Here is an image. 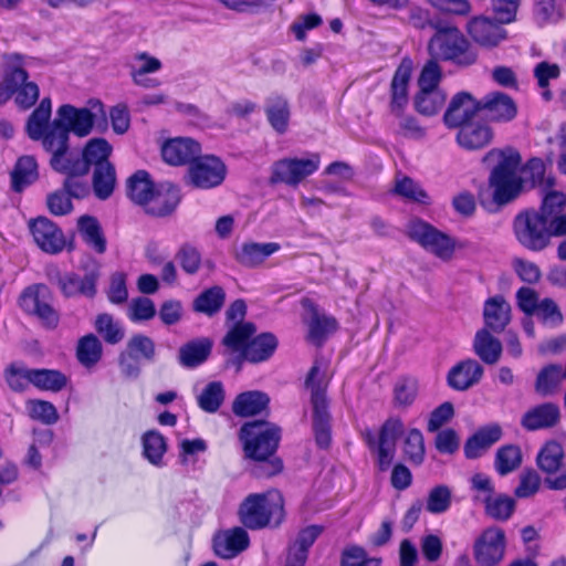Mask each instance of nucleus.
<instances>
[{"label":"nucleus","instance_id":"7c9ffc66","mask_svg":"<svg viewBox=\"0 0 566 566\" xmlns=\"http://www.w3.org/2000/svg\"><path fill=\"white\" fill-rule=\"evenodd\" d=\"M212 345V340L208 337L195 338L187 342L178 350L179 364L186 368L198 367L210 356Z\"/></svg>","mask_w":566,"mask_h":566},{"label":"nucleus","instance_id":"a878e982","mask_svg":"<svg viewBox=\"0 0 566 566\" xmlns=\"http://www.w3.org/2000/svg\"><path fill=\"white\" fill-rule=\"evenodd\" d=\"M264 113L275 133L283 135L287 132L291 119V106L285 96L276 93L269 95L265 98Z\"/></svg>","mask_w":566,"mask_h":566},{"label":"nucleus","instance_id":"4c0bfd02","mask_svg":"<svg viewBox=\"0 0 566 566\" xmlns=\"http://www.w3.org/2000/svg\"><path fill=\"white\" fill-rule=\"evenodd\" d=\"M78 232L84 242L98 254L106 251V239L98 220L92 216H82L77 220Z\"/></svg>","mask_w":566,"mask_h":566},{"label":"nucleus","instance_id":"7ed1b4c3","mask_svg":"<svg viewBox=\"0 0 566 566\" xmlns=\"http://www.w3.org/2000/svg\"><path fill=\"white\" fill-rule=\"evenodd\" d=\"M521 155L514 148L491 149L484 157L483 163H495L489 184L493 189V200L503 206L514 200L522 190V179L517 175L521 165Z\"/></svg>","mask_w":566,"mask_h":566},{"label":"nucleus","instance_id":"09e8293b","mask_svg":"<svg viewBox=\"0 0 566 566\" xmlns=\"http://www.w3.org/2000/svg\"><path fill=\"white\" fill-rule=\"evenodd\" d=\"M447 95L442 90H419L415 95L413 105L424 116L436 115L444 105Z\"/></svg>","mask_w":566,"mask_h":566},{"label":"nucleus","instance_id":"ea45409f","mask_svg":"<svg viewBox=\"0 0 566 566\" xmlns=\"http://www.w3.org/2000/svg\"><path fill=\"white\" fill-rule=\"evenodd\" d=\"M39 177L38 165L32 156L20 157L11 171V187L15 192H21L32 185Z\"/></svg>","mask_w":566,"mask_h":566},{"label":"nucleus","instance_id":"72a5a7b5","mask_svg":"<svg viewBox=\"0 0 566 566\" xmlns=\"http://www.w3.org/2000/svg\"><path fill=\"white\" fill-rule=\"evenodd\" d=\"M277 345L279 340L274 334L261 333L252 337L245 350H243V357L252 364L265 361L273 356Z\"/></svg>","mask_w":566,"mask_h":566},{"label":"nucleus","instance_id":"052dcab7","mask_svg":"<svg viewBox=\"0 0 566 566\" xmlns=\"http://www.w3.org/2000/svg\"><path fill=\"white\" fill-rule=\"evenodd\" d=\"M144 455L153 464L158 465L166 452L167 446L164 436L150 430L143 436Z\"/></svg>","mask_w":566,"mask_h":566},{"label":"nucleus","instance_id":"f704fd0d","mask_svg":"<svg viewBox=\"0 0 566 566\" xmlns=\"http://www.w3.org/2000/svg\"><path fill=\"white\" fill-rule=\"evenodd\" d=\"M475 355L485 364H496L502 355V343L486 328L476 332L473 339Z\"/></svg>","mask_w":566,"mask_h":566},{"label":"nucleus","instance_id":"4468645a","mask_svg":"<svg viewBox=\"0 0 566 566\" xmlns=\"http://www.w3.org/2000/svg\"><path fill=\"white\" fill-rule=\"evenodd\" d=\"M85 275L81 277L76 273H66L60 286L61 293L65 297H75L78 295L92 298L96 294V282L99 277V264L94 259H87L82 265Z\"/></svg>","mask_w":566,"mask_h":566},{"label":"nucleus","instance_id":"9b49d317","mask_svg":"<svg viewBox=\"0 0 566 566\" xmlns=\"http://www.w3.org/2000/svg\"><path fill=\"white\" fill-rule=\"evenodd\" d=\"M227 175L224 163L217 156H198L188 167L187 184L198 189H211L221 185Z\"/></svg>","mask_w":566,"mask_h":566},{"label":"nucleus","instance_id":"6e6552de","mask_svg":"<svg viewBox=\"0 0 566 566\" xmlns=\"http://www.w3.org/2000/svg\"><path fill=\"white\" fill-rule=\"evenodd\" d=\"M53 298V293L48 285L36 283L22 291L18 303L25 314L35 316L44 327L54 329L60 322V315L52 305Z\"/></svg>","mask_w":566,"mask_h":566},{"label":"nucleus","instance_id":"bb28decb","mask_svg":"<svg viewBox=\"0 0 566 566\" xmlns=\"http://www.w3.org/2000/svg\"><path fill=\"white\" fill-rule=\"evenodd\" d=\"M483 318L484 328L502 333L511 322V305L501 295L490 297L484 303Z\"/></svg>","mask_w":566,"mask_h":566},{"label":"nucleus","instance_id":"2eb2a0df","mask_svg":"<svg viewBox=\"0 0 566 566\" xmlns=\"http://www.w3.org/2000/svg\"><path fill=\"white\" fill-rule=\"evenodd\" d=\"M481 112V101L471 93L462 91L454 94L443 115V123L448 128H460Z\"/></svg>","mask_w":566,"mask_h":566},{"label":"nucleus","instance_id":"338daca9","mask_svg":"<svg viewBox=\"0 0 566 566\" xmlns=\"http://www.w3.org/2000/svg\"><path fill=\"white\" fill-rule=\"evenodd\" d=\"M176 259L178 260L181 269L190 275L196 274L201 265V254L193 245L189 243L182 244L177 254Z\"/></svg>","mask_w":566,"mask_h":566},{"label":"nucleus","instance_id":"aec40b11","mask_svg":"<svg viewBox=\"0 0 566 566\" xmlns=\"http://www.w3.org/2000/svg\"><path fill=\"white\" fill-rule=\"evenodd\" d=\"M496 18L475 17L468 22V32L480 45L493 48L506 38V31Z\"/></svg>","mask_w":566,"mask_h":566},{"label":"nucleus","instance_id":"1a4fd4ad","mask_svg":"<svg viewBox=\"0 0 566 566\" xmlns=\"http://www.w3.org/2000/svg\"><path fill=\"white\" fill-rule=\"evenodd\" d=\"M516 240L531 251H542L555 237L548 222L536 210L520 212L513 222Z\"/></svg>","mask_w":566,"mask_h":566},{"label":"nucleus","instance_id":"9d476101","mask_svg":"<svg viewBox=\"0 0 566 566\" xmlns=\"http://www.w3.org/2000/svg\"><path fill=\"white\" fill-rule=\"evenodd\" d=\"M408 237L442 260H450L454 253V241L431 224L415 219L408 223Z\"/></svg>","mask_w":566,"mask_h":566},{"label":"nucleus","instance_id":"4be33fe9","mask_svg":"<svg viewBox=\"0 0 566 566\" xmlns=\"http://www.w3.org/2000/svg\"><path fill=\"white\" fill-rule=\"evenodd\" d=\"M201 154L199 143L192 138L178 137L161 147L163 159L171 166L189 165Z\"/></svg>","mask_w":566,"mask_h":566},{"label":"nucleus","instance_id":"5701e85b","mask_svg":"<svg viewBox=\"0 0 566 566\" xmlns=\"http://www.w3.org/2000/svg\"><path fill=\"white\" fill-rule=\"evenodd\" d=\"M323 533L319 525H310L301 530L289 545L284 566H305L308 549Z\"/></svg>","mask_w":566,"mask_h":566},{"label":"nucleus","instance_id":"412c9836","mask_svg":"<svg viewBox=\"0 0 566 566\" xmlns=\"http://www.w3.org/2000/svg\"><path fill=\"white\" fill-rule=\"evenodd\" d=\"M481 112L491 122L506 123L515 118L517 106L507 94L493 92L481 99Z\"/></svg>","mask_w":566,"mask_h":566},{"label":"nucleus","instance_id":"49530a36","mask_svg":"<svg viewBox=\"0 0 566 566\" xmlns=\"http://www.w3.org/2000/svg\"><path fill=\"white\" fill-rule=\"evenodd\" d=\"M392 192L407 201L422 205L430 203V198L427 191L416 180L408 176H396Z\"/></svg>","mask_w":566,"mask_h":566},{"label":"nucleus","instance_id":"473e14b6","mask_svg":"<svg viewBox=\"0 0 566 566\" xmlns=\"http://www.w3.org/2000/svg\"><path fill=\"white\" fill-rule=\"evenodd\" d=\"M493 138V132L486 124L469 123L459 128L458 144L468 150L481 149L488 146Z\"/></svg>","mask_w":566,"mask_h":566},{"label":"nucleus","instance_id":"b1692460","mask_svg":"<svg viewBox=\"0 0 566 566\" xmlns=\"http://www.w3.org/2000/svg\"><path fill=\"white\" fill-rule=\"evenodd\" d=\"M560 421V409L554 402H543L528 409L521 418V426L527 431L556 427Z\"/></svg>","mask_w":566,"mask_h":566},{"label":"nucleus","instance_id":"c9c22d12","mask_svg":"<svg viewBox=\"0 0 566 566\" xmlns=\"http://www.w3.org/2000/svg\"><path fill=\"white\" fill-rule=\"evenodd\" d=\"M307 340L317 347H321L326 338L336 332L338 323L333 316L321 314L315 307H312L311 317L307 322Z\"/></svg>","mask_w":566,"mask_h":566},{"label":"nucleus","instance_id":"e2e57ef3","mask_svg":"<svg viewBox=\"0 0 566 566\" xmlns=\"http://www.w3.org/2000/svg\"><path fill=\"white\" fill-rule=\"evenodd\" d=\"M403 453L408 461L419 465L424 458V442L420 430L411 429L403 440Z\"/></svg>","mask_w":566,"mask_h":566},{"label":"nucleus","instance_id":"f03ea898","mask_svg":"<svg viewBox=\"0 0 566 566\" xmlns=\"http://www.w3.org/2000/svg\"><path fill=\"white\" fill-rule=\"evenodd\" d=\"M102 118L103 127H107L106 112L104 105L98 99H90L86 107H75L71 104H63L56 109L55 118L52 122V132L45 138L50 146H65L69 143L70 133L77 137L88 136L95 122Z\"/></svg>","mask_w":566,"mask_h":566},{"label":"nucleus","instance_id":"ddd939ff","mask_svg":"<svg viewBox=\"0 0 566 566\" xmlns=\"http://www.w3.org/2000/svg\"><path fill=\"white\" fill-rule=\"evenodd\" d=\"M505 533L500 527L486 528L473 545L474 559L480 566H497L504 558Z\"/></svg>","mask_w":566,"mask_h":566},{"label":"nucleus","instance_id":"13d9d810","mask_svg":"<svg viewBox=\"0 0 566 566\" xmlns=\"http://www.w3.org/2000/svg\"><path fill=\"white\" fill-rule=\"evenodd\" d=\"M125 352L138 360L153 361L156 356V346L150 337L136 334L127 342Z\"/></svg>","mask_w":566,"mask_h":566},{"label":"nucleus","instance_id":"c85d7f7f","mask_svg":"<svg viewBox=\"0 0 566 566\" xmlns=\"http://www.w3.org/2000/svg\"><path fill=\"white\" fill-rule=\"evenodd\" d=\"M280 249L276 242H244L235 250L234 259L245 268H256Z\"/></svg>","mask_w":566,"mask_h":566},{"label":"nucleus","instance_id":"37998d69","mask_svg":"<svg viewBox=\"0 0 566 566\" xmlns=\"http://www.w3.org/2000/svg\"><path fill=\"white\" fill-rule=\"evenodd\" d=\"M226 293L219 285H214L201 292L192 303V308L197 313L209 317L216 315L223 306Z\"/></svg>","mask_w":566,"mask_h":566},{"label":"nucleus","instance_id":"c03bdc74","mask_svg":"<svg viewBox=\"0 0 566 566\" xmlns=\"http://www.w3.org/2000/svg\"><path fill=\"white\" fill-rule=\"evenodd\" d=\"M92 187L99 200H107L113 195L116 187V170L113 164L93 169Z\"/></svg>","mask_w":566,"mask_h":566},{"label":"nucleus","instance_id":"0e129e2a","mask_svg":"<svg viewBox=\"0 0 566 566\" xmlns=\"http://www.w3.org/2000/svg\"><path fill=\"white\" fill-rule=\"evenodd\" d=\"M340 566H380V559L368 557L363 547L352 545L343 551Z\"/></svg>","mask_w":566,"mask_h":566},{"label":"nucleus","instance_id":"de8ad7c7","mask_svg":"<svg viewBox=\"0 0 566 566\" xmlns=\"http://www.w3.org/2000/svg\"><path fill=\"white\" fill-rule=\"evenodd\" d=\"M565 457L564 449L556 440L546 442L536 457L537 467L547 474L557 472Z\"/></svg>","mask_w":566,"mask_h":566},{"label":"nucleus","instance_id":"e433bc0d","mask_svg":"<svg viewBox=\"0 0 566 566\" xmlns=\"http://www.w3.org/2000/svg\"><path fill=\"white\" fill-rule=\"evenodd\" d=\"M155 195L154 184L146 170H137L127 179V196L137 205L145 206Z\"/></svg>","mask_w":566,"mask_h":566},{"label":"nucleus","instance_id":"774afa93","mask_svg":"<svg viewBox=\"0 0 566 566\" xmlns=\"http://www.w3.org/2000/svg\"><path fill=\"white\" fill-rule=\"evenodd\" d=\"M534 315L545 325L557 327L563 323V314L558 305L551 298H544L539 302Z\"/></svg>","mask_w":566,"mask_h":566},{"label":"nucleus","instance_id":"f8f14e48","mask_svg":"<svg viewBox=\"0 0 566 566\" xmlns=\"http://www.w3.org/2000/svg\"><path fill=\"white\" fill-rule=\"evenodd\" d=\"M321 164L319 154L313 153L308 158H284L273 164L271 182L297 186L313 175Z\"/></svg>","mask_w":566,"mask_h":566},{"label":"nucleus","instance_id":"20e7f679","mask_svg":"<svg viewBox=\"0 0 566 566\" xmlns=\"http://www.w3.org/2000/svg\"><path fill=\"white\" fill-rule=\"evenodd\" d=\"M238 515L249 530L277 527L285 517L283 496L279 492L249 494L240 504Z\"/></svg>","mask_w":566,"mask_h":566},{"label":"nucleus","instance_id":"603ef678","mask_svg":"<svg viewBox=\"0 0 566 566\" xmlns=\"http://www.w3.org/2000/svg\"><path fill=\"white\" fill-rule=\"evenodd\" d=\"M94 327L103 339L111 345L120 343L125 337V328L111 314L97 315Z\"/></svg>","mask_w":566,"mask_h":566},{"label":"nucleus","instance_id":"58836bf2","mask_svg":"<svg viewBox=\"0 0 566 566\" xmlns=\"http://www.w3.org/2000/svg\"><path fill=\"white\" fill-rule=\"evenodd\" d=\"M163 190L157 191L151 199L153 203L147 212L156 217H166L175 211L180 202V192L171 184L163 185Z\"/></svg>","mask_w":566,"mask_h":566},{"label":"nucleus","instance_id":"2f4dec72","mask_svg":"<svg viewBox=\"0 0 566 566\" xmlns=\"http://www.w3.org/2000/svg\"><path fill=\"white\" fill-rule=\"evenodd\" d=\"M566 206V195L557 190H548L543 195L542 205L539 208V216L548 222L553 229L555 237L566 235V233H558L557 224L559 220L566 218L563 210Z\"/></svg>","mask_w":566,"mask_h":566},{"label":"nucleus","instance_id":"cd10ccee","mask_svg":"<svg viewBox=\"0 0 566 566\" xmlns=\"http://www.w3.org/2000/svg\"><path fill=\"white\" fill-rule=\"evenodd\" d=\"M52 113V104L49 97L43 98L39 106L31 113L28 118L25 129L28 136L32 140H41L44 146L45 138L52 132V123H50Z\"/></svg>","mask_w":566,"mask_h":566},{"label":"nucleus","instance_id":"a18cd8bd","mask_svg":"<svg viewBox=\"0 0 566 566\" xmlns=\"http://www.w3.org/2000/svg\"><path fill=\"white\" fill-rule=\"evenodd\" d=\"M112 149L111 144L104 138H92L88 140L82 151L87 170L90 171L91 167L96 168L102 165L112 164L108 160Z\"/></svg>","mask_w":566,"mask_h":566},{"label":"nucleus","instance_id":"680f3d73","mask_svg":"<svg viewBox=\"0 0 566 566\" xmlns=\"http://www.w3.org/2000/svg\"><path fill=\"white\" fill-rule=\"evenodd\" d=\"M485 512L494 520L505 521L514 512L515 502L507 495L490 496L488 501L483 502Z\"/></svg>","mask_w":566,"mask_h":566},{"label":"nucleus","instance_id":"5fc2aeb1","mask_svg":"<svg viewBox=\"0 0 566 566\" xmlns=\"http://www.w3.org/2000/svg\"><path fill=\"white\" fill-rule=\"evenodd\" d=\"M66 377L55 369H31L30 384L42 390L60 391L66 385Z\"/></svg>","mask_w":566,"mask_h":566},{"label":"nucleus","instance_id":"f3484780","mask_svg":"<svg viewBox=\"0 0 566 566\" xmlns=\"http://www.w3.org/2000/svg\"><path fill=\"white\" fill-rule=\"evenodd\" d=\"M32 237L38 247L46 253L61 252L65 245L63 232L46 217H39L30 223Z\"/></svg>","mask_w":566,"mask_h":566},{"label":"nucleus","instance_id":"79ce46f5","mask_svg":"<svg viewBox=\"0 0 566 566\" xmlns=\"http://www.w3.org/2000/svg\"><path fill=\"white\" fill-rule=\"evenodd\" d=\"M255 332L256 326L251 322L233 324L222 338L221 344L231 353H243Z\"/></svg>","mask_w":566,"mask_h":566},{"label":"nucleus","instance_id":"423d86ee","mask_svg":"<svg viewBox=\"0 0 566 566\" xmlns=\"http://www.w3.org/2000/svg\"><path fill=\"white\" fill-rule=\"evenodd\" d=\"M305 387L311 390L313 409V432L318 448L327 449L332 442L331 413L326 398V382L317 364L310 369Z\"/></svg>","mask_w":566,"mask_h":566},{"label":"nucleus","instance_id":"39448f33","mask_svg":"<svg viewBox=\"0 0 566 566\" xmlns=\"http://www.w3.org/2000/svg\"><path fill=\"white\" fill-rule=\"evenodd\" d=\"M432 57L451 61L459 66H470L476 62L478 55L469 40L453 25H437L436 33L428 43Z\"/></svg>","mask_w":566,"mask_h":566},{"label":"nucleus","instance_id":"8fccbe9b","mask_svg":"<svg viewBox=\"0 0 566 566\" xmlns=\"http://www.w3.org/2000/svg\"><path fill=\"white\" fill-rule=\"evenodd\" d=\"M565 377V368L557 364L545 366L537 375L535 389L542 396H549L556 391Z\"/></svg>","mask_w":566,"mask_h":566},{"label":"nucleus","instance_id":"6ab92c4d","mask_svg":"<svg viewBox=\"0 0 566 566\" xmlns=\"http://www.w3.org/2000/svg\"><path fill=\"white\" fill-rule=\"evenodd\" d=\"M249 545V534L240 526L219 532L213 537L214 554L224 559L234 558L245 551Z\"/></svg>","mask_w":566,"mask_h":566},{"label":"nucleus","instance_id":"c756f323","mask_svg":"<svg viewBox=\"0 0 566 566\" xmlns=\"http://www.w3.org/2000/svg\"><path fill=\"white\" fill-rule=\"evenodd\" d=\"M502 437V428L497 423H492L479 429L470 437L464 444V454L468 459H476L497 442Z\"/></svg>","mask_w":566,"mask_h":566},{"label":"nucleus","instance_id":"a19ab883","mask_svg":"<svg viewBox=\"0 0 566 566\" xmlns=\"http://www.w3.org/2000/svg\"><path fill=\"white\" fill-rule=\"evenodd\" d=\"M270 402L266 394L261 391H247L240 394L232 406V410L237 416L250 417L260 413Z\"/></svg>","mask_w":566,"mask_h":566},{"label":"nucleus","instance_id":"4d7b16f0","mask_svg":"<svg viewBox=\"0 0 566 566\" xmlns=\"http://www.w3.org/2000/svg\"><path fill=\"white\" fill-rule=\"evenodd\" d=\"M452 503V491L446 484L433 486L426 501V510L431 514L446 513Z\"/></svg>","mask_w":566,"mask_h":566},{"label":"nucleus","instance_id":"a211bd4d","mask_svg":"<svg viewBox=\"0 0 566 566\" xmlns=\"http://www.w3.org/2000/svg\"><path fill=\"white\" fill-rule=\"evenodd\" d=\"M44 149L52 154L50 165L53 170L70 176H85L88 170L82 155L69 151V143L65 146H50L44 142Z\"/></svg>","mask_w":566,"mask_h":566},{"label":"nucleus","instance_id":"69168bd1","mask_svg":"<svg viewBox=\"0 0 566 566\" xmlns=\"http://www.w3.org/2000/svg\"><path fill=\"white\" fill-rule=\"evenodd\" d=\"M442 78V71L437 62V59L432 57L426 62L420 75L418 77L419 90H441L439 83Z\"/></svg>","mask_w":566,"mask_h":566},{"label":"nucleus","instance_id":"0eeeda50","mask_svg":"<svg viewBox=\"0 0 566 566\" xmlns=\"http://www.w3.org/2000/svg\"><path fill=\"white\" fill-rule=\"evenodd\" d=\"M4 84L13 90L17 105L23 109L32 107L39 98L40 90L35 82L29 81L23 56L18 53L3 55Z\"/></svg>","mask_w":566,"mask_h":566},{"label":"nucleus","instance_id":"6e6d98bb","mask_svg":"<svg viewBox=\"0 0 566 566\" xmlns=\"http://www.w3.org/2000/svg\"><path fill=\"white\" fill-rule=\"evenodd\" d=\"M198 406L206 412L213 413L219 410L224 400V389L220 381L209 382L198 396Z\"/></svg>","mask_w":566,"mask_h":566},{"label":"nucleus","instance_id":"864d4df0","mask_svg":"<svg viewBox=\"0 0 566 566\" xmlns=\"http://www.w3.org/2000/svg\"><path fill=\"white\" fill-rule=\"evenodd\" d=\"M522 464V451L518 446L506 444L495 454L494 468L500 475L515 471Z\"/></svg>","mask_w":566,"mask_h":566},{"label":"nucleus","instance_id":"bf43d9fd","mask_svg":"<svg viewBox=\"0 0 566 566\" xmlns=\"http://www.w3.org/2000/svg\"><path fill=\"white\" fill-rule=\"evenodd\" d=\"M559 75L560 69L555 63L542 61L534 67V77L537 81L538 87L543 90L542 97L545 101H551L553 98V93L548 88L549 81L558 78Z\"/></svg>","mask_w":566,"mask_h":566},{"label":"nucleus","instance_id":"3c124183","mask_svg":"<svg viewBox=\"0 0 566 566\" xmlns=\"http://www.w3.org/2000/svg\"><path fill=\"white\" fill-rule=\"evenodd\" d=\"M103 346L98 337L88 334L80 338L76 347V357L78 361L90 368L95 366L102 358Z\"/></svg>","mask_w":566,"mask_h":566},{"label":"nucleus","instance_id":"393cba45","mask_svg":"<svg viewBox=\"0 0 566 566\" xmlns=\"http://www.w3.org/2000/svg\"><path fill=\"white\" fill-rule=\"evenodd\" d=\"M484 369L475 359H464L454 365L448 373V385L458 391H464L479 384Z\"/></svg>","mask_w":566,"mask_h":566},{"label":"nucleus","instance_id":"f257e3e1","mask_svg":"<svg viewBox=\"0 0 566 566\" xmlns=\"http://www.w3.org/2000/svg\"><path fill=\"white\" fill-rule=\"evenodd\" d=\"M245 457L255 461L252 473L256 478H270L283 469L281 459L274 457L281 440V429L271 422L255 420L240 429Z\"/></svg>","mask_w":566,"mask_h":566},{"label":"nucleus","instance_id":"dca6fc26","mask_svg":"<svg viewBox=\"0 0 566 566\" xmlns=\"http://www.w3.org/2000/svg\"><path fill=\"white\" fill-rule=\"evenodd\" d=\"M411 73L412 61L409 57L402 59L396 69L390 83L389 109L394 116H400L401 112L408 104V86L411 78Z\"/></svg>","mask_w":566,"mask_h":566}]
</instances>
